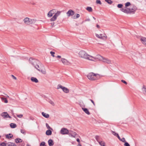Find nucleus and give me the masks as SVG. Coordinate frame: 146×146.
<instances>
[{
    "label": "nucleus",
    "instance_id": "1",
    "mask_svg": "<svg viewBox=\"0 0 146 146\" xmlns=\"http://www.w3.org/2000/svg\"><path fill=\"white\" fill-rule=\"evenodd\" d=\"M86 76H87L88 79L91 80H97L104 76L99 74H87Z\"/></svg>",
    "mask_w": 146,
    "mask_h": 146
},
{
    "label": "nucleus",
    "instance_id": "2",
    "mask_svg": "<svg viewBox=\"0 0 146 146\" xmlns=\"http://www.w3.org/2000/svg\"><path fill=\"white\" fill-rule=\"evenodd\" d=\"M78 54L79 56L82 58L94 61L92 58H93V57L88 54L84 50H81L79 52Z\"/></svg>",
    "mask_w": 146,
    "mask_h": 146
},
{
    "label": "nucleus",
    "instance_id": "3",
    "mask_svg": "<svg viewBox=\"0 0 146 146\" xmlns=\"http://www.w3.org/2000/svg\"><path fill=\"white\" fill-rule=\"evenodd\" d=\"M35 68L38 71L40 72H41L42 73H44L45 72V70L43 65L39 63L37 64L35 66Z\"/></svg>",
    "mask_w": 146,
    "mask_h": 146
},
{
    "label": "nucleus",
    "instance_id": "4",
    "mask_svg": "<svg viewBox=\"0 0 146 146\" xmlns=\"http://www.w3.org/2000/svg\"><path fill=\"white\" fill-rule=\"evenodd\" d=\"M30 63L32 64L34 67L37 64L39 63L40 62L37 60L33 58H30L29 60Z\"/></svg>",
    "mask_w": 146,
    "mask_h": 146
},
{
    "label": "nucleus",
    "instance_id": "5",
    "mask_svg": "<svg viewBox=\"0 0 146 146\" xmlns=\"http://www.w3.org/2000/svg\"><path fill=\"white\" fill-rule=\"evenodd\" d=\"M97 56L100 59V60H102V61L104 62H106L108 64L111 63V60L108 58H105L99 55H98Z\"/></svg>",
    "mask_w": 146,
    "mask_h": 146
},
{
    "label": "nucleus",
    "instance_id": "6",
    "mask_svg": "<svg viewBox=\"0 0 146 146\" xmlns=\"http://www.w3.org/2000/svg\"><path fill=\"white\" fill-rule=\"evenodd\" d=\"M60 88L62 89L63 91L65 93H69V90L67 88L62 86L60 84H58L57 86V89H58Z\"/></svg>",
    "mask_w": 146,
    "mask_h": 146
},
{
    "label": "nucleus",
    "instance_id": "7",
    "mask_svg": "<svg viewBox=\"0 0 146 146\" xmlns=\"http://www.w3.org/2000/svg\"><path fill=\"white\" fill-rule=\"evenodd\" d=\"M1 115L4 119L7 118H11V117L9 115L7 112H3L1 114Z\"/></svg>",
    "mask_w": 146,
    "mask_h": 146
},
{
    "label": "nucleus",
    "instance_id": "8",
    "mask_svg": "<svg viewBox=\"0 0 146 146\" xmlns=\"http://www.w3.org/2000/svg\"><path fill=\"white\" fill-rule=\"evenodd\" d=\"M69 132L68 130L65 128H62L60 131L61 133L63 135L68 134Z\"/></svg>",
    "mask_w": 146,
    "mask_h": 146
},
{
    "label": "nucleus",
    "instance_id": "9",
    "mask_svg": "<svg viewBox=\"0 0 146 146\" xmlns=\"http://www.w3.org/2000/svg\"><path fill=\"white\" fill-rule=\"evenodd\" d=\"M68 135H69L71 137H75V136L77 135V133L76 132L72 131H70L69 132Z\"/></svg>",
    "mask_w": 146,
    "mask_h": 146
},
{
    "label": "nucleus",
    "instance_id": "10",
    "mask_svg": "<svg viewBox=\"0 0 146 146\" xmlns=\"http://www.w3.org/2000/svg\"><path fill=\"white\" fill-rule=\"evenodd\" d=\"M74 12L72 10H69L67 12L66 14L68 16L70 17L73 15L74 14Z\"/></svg>",
    "mask_w": 146,
    "mask_h": 146
},
{
    "label": "nucleus",
    "instance_id": "11",
    "mask_svg": "<svg viewBox=\"0 0 146 146\" xmlns=\"http://www.w3.org/2000/svg\"><path fill=\"white\" fill-rule=\"evenodd\" d=\"M137 8L136 7H135L134 8L130 9V10L128 11L129 13L130 14H134L135 13L136 10Z\"/></svg>",
    "mask_w": 146,
    "mask_h": 146
},
{
    "label": "nucleus",
    "instance_id": "12",
    "mask_svg": "<svg viewBox=\"0 0 146 146\" xmlns=\"http://www.w3.org/2000/svg\"><path fill=\"white\" fill-rule=\"evenodd\" d=\"M23 21L25 24L27 25H30V19L29 18L26 17L24 19Z\"/></svg>",
    "mask_w": 146,
    "mask_h": 146
},
{
    "label": "nucleus",
    "instance_id": "13",
    "mask_svg": "<svg viewBox=\"0 0 146 146\" xmlns=\"http://www.w3.org/2000/svg\"><path fill=\"white\" fill-rule=\"evenodd\" d=\"M129 10H130L129 8H127L126 9H124L123 8H122L121 9H120V10L121 11L127 14L129 13V12L128 11H129Z\"/></svg>",
    "mask_w": 146,
    "mask_h": 146
},
{
    "label": "nucleus",
    "instance_id": "14",
    "mask_svg": "<svg viewBox=\"0 0 146 146\" xmlns=\"http://www.w3.org/2000/svg\"><path fill=\"white\" fill-rule=\"evenodd\" d=\"M31 80L32 82L36 83H38V82L37 79L36 78H34V77H31Z\"/></svg>",
    "mask_w": 146,
    "mask_h": 146
},
{
    "label": "nucleus",
    "instance_id": "15",
    "mask_svg": "<svg viewBox=\"0 0 146 146\" xmlns=\"http://www.w3.org/2000/svg\"><path fill=\"white\" fill-rule=\"evenodd\" d=\"M142 90L143 94L146 95V86L143 85L142 88Z\"/></svg>",
    "mask_w": 146,
    "mask_h": 146
},
{
    "label": "nucleus",
    "instance_id": "16",
    "mask_svg": "<svg viewBox=\"0 0 146 146\" xmlns=\"http://www.w3.org/2000/svg\"><path fill=\"white\" fill-rule=\"evenodd\" d=\"M140 39L142 43L146 45V38L142 37Z\"/></svg>",
    "mask_w": 146,
    "mask_h": 146
},
{
    "label": "nucleus",
    "instance_id": "17",
    "mask_svg": "<svg viewBox=\"0 0 146 146\" xmlns=\"http://www.w3.org/2000/svg\"><path fill=\"white\" fill-rule=\"evenodd\" d=\"M82 110L84 111L88 115H89L90 114V113L89 112L88 109L86 108H82Z\"/></svg>",
    "mask_w": 146,
    "mask_h": 146
},
{
    "label": "nucleus",
    "instance_id": "18",
    "mask_svg": "<svg viewBox=\"0 0 146 146\" xmlns=\"http://www.w3.org/2000/svg\"><path fill=\"white\" fill-rule=\"evenodd\" d=\"M48 143L49 146H52L54 144L53 140L51 139L48 140Z\"/></svg>",
    "mask_w": 146,
    "mask_h": 146
},
{
    "label": "nucleus",
    "instance_id": "19",
    "mask_svg": "<svg viewBox=\"0 0 146 146\" xmlns=\"http://www.w3.org/2000/svg\"><path fill=\"white\" fill-rule=\"evenodd\" d=\"M42 114L45 118H48L49 117V115L48 114L44 112H42Z\"/></svg>",
    "mask_w": 146,
    "mask_h": 146
},
{
    "label": "nucleus",
    "instance_id": "20",
    "mask_svg": "<svg viewBox=\"0 0 146 146\" xmlns=\"http://www.w3.org/2000/svg\"><path fill=\"white\" fill-rule=\"evenodd\" d=\"M50 130V129H48L46 131V135H50L52 134V132Z\"/></svg>",
    "mask_w": 146,
    "mask_h": 146
},
{
    "label": "nucleus",
    "instance_id": "21",
    "mask_svg": "<svg viewBox=\"0 0 146 146\" xmlns=\"http://www.w3.org/2000/svg\"><path fill=\"white\" fill-rule=\"evenodd\" d=\"M15 141L16 143H18L22 142V140L20 138H18L15 139Z\"/></svg>",
    "mask_w": 146,
    "mask_h": 146
},
{
    "label": "nucleus",
    "instance_id": "22",
    "mask_svg": "<svg viewBox=\"0 0 146 146\" xmlns=\"http://www.w3.org/2000/svg\"><path fill=\"white\" fill-rule=\"evenodd\" d=\"M61 61L64 64H66L68 62L67 60L64 58H62Z\"/></svg>",
    "mask_w": 146,
    "mask_h": 146
},
{
    "label": "nucleus",
    "instance_id": "23",
    "mask_svg": "<svg viewBox=\"0 0 146 146\" xmlns=\"http://www.w3.org/2000/svg\"><path fill=\"white\" fill-rule=\"evenodd\" d=\"M5 136L6 138L7 139H9L10 138H11L13 136V135L11 133H9L8 134H6V135Z\"/></svg>",
    "mask_w": 146,
    "mask_h": 146
},
{
    "label": "nucleus",
    "instance_id": "24",
    "mask_svg": "<svg viewBox=\"0 0 146 146\" xmlns=\"http://www.w3.org/2000/svg\"><path fill=\"white\" fill-rule=\"evenodd\" d=\"M7 146H16V144L13 143L9 142L7 144Z\"/></svg>",
    "mask_w": 146,
    "mask_h": 146
},
{
    "label": "nucleus",
    "instance_id": "25",
    "mask_svg": "<svg viewBox=\"0 0 146 146\" xmlns=\"http://www.w3.org/2000/svg\"><path fill=\"white\" fill-rule=\"evenodd\" d=\"M10 126L11 128H14L17 127V125L15 123H11L10 124Z\"/></svg>",
    "mask_w": 146,
    "mask_h": 146
},
{
    "label": "nucleus",
    "instance_id": "26",
    "mask_svg": "<svg viewBox=\"0 0 146 146\" xmlns=\"http://www.w3.org/2000/svg\"><path fill=\"white\" fill-rule=\"evenodd\" d=\"M36 20L35 19H30V24L35 23Z\"/></svg>",
    "mask_w": 146,
    "mask_h": 146
},
{
    "label": "nucleus",
    "instance_id": "27",
    "mask_svg": "<svg viewBox=\"0 0 146 146\" xmlns=\"http://www.w3.org/2000/svg\"><path fill=\"white\" fill-rule=\"evenodd\" d=\"M86 9L89 12H91L92 11V9L91 7H88L86 8Z\"/></svg>",
    "mask_w": 146,
    "mask_h": 146
},
{
    "label": "nucleus",
    "instance_id": "28",
    "mask_svg": "<svg viewBox=\"0 0 146 146\" xmlns=\"http://www.w3.org/2000/svg\"><path fill=\"white\" fill-rule=\"evenodd\" d=\"M61 12L60 11H58L54 15V16H55L56 17H57L60 15V14Z\"/></svg>",
    "mask_w": 146,
    "mask_h": 146
},
{
    "label": "nucleus",
    "instance_id": "29",
    "mask_svg": "<svg viewBox=\"0 0 146 146\" xmlns=\"http://www.w3.org/2000/svg\"><path fill=\"white\" fill-rule=\"evenodd\" d=\"M57 18L54 15L50 19V21H55L56 19Z\"/></svg>",
    "mask_w": 146,
    "mask_h": 146
},
{
    "label": "nucleus",
    "instance_id": "30",
    "mask_svg": "<svg viewBox=\"0 0 146 146\" xmlns=\"http://www.w3.org/2000/svg\"><path fill=\"white\" fill-rule=\"evenodd\" d=\"M102 36V34H100V35H98V34H96V36L100 38V39H102L103 38V37Z\"/></svg>",
    "mask_w": 146,
    "mask_h": 146
},
{
    "label": "nucleus",
    "instance_id": "31",
    "mask_svg": "<svg viewBox=\"0 0 146 146\" xmlns=\"http://www.w3.org/2000/svg\"><path fill=\"white\" fill-rule=\"evenodd\" d=\"M53 15V13L50 11L47 14V16L49 17H51Z\"/></svg>",
    "mask_w": 146,
    "mask_h": 146
},
{
    "label": "nucleus",
    "instance_id": "32",
    "mask_svg": "<svg viewBox=\"0 0 146 146\" xmlns=\"http://www.w3.org/2000/svg\"><path fill=\"white\" fill-rule=\"evenodd\" d=\"M105 1L109 4H112L113 2L111 0H105Z\"/></svg>",
    "mask_w": 146,
    "mask_h": 146
},
{
    "label": "nucleus",
    "instance_id": "33",
    "mask_svg": "<svg viewBox=\"0 0 146 146\" xmlns=\"http://www.w3.org/2000/svg\"><path fill=\"white\" fill-rule=\"evenodd\" d=\"M131 5V3L130 2H127L125 4V7H127L129 6L130 5Z\"/></svg>",
    "mask_w": 146,
    "mask_h": 146
},
{
    "label": "nucleus",
    "instance_id": "34",
    "mask_svg": "<svg viewBox=\"0 0 146 146\" xmlns=\"http://www.w3.org/2000/svg\"><path fill=\"white\" fill-rule=\"evenodd\" d=\"M46 127L48 129H51V130H52V128L51 127H50V126H49V125H48V124L47 123H46Z\"/></svg>",
    "mask_w": 146,
    "mask_h": 146
},
{
    "label": "nucleus",
    "instance_id": "35",
    "mask_svg": "<svg viewBox=\"0 0 146 146\" xmlns=\"http://www.w3.org/2000/svg\"><path fill=\"white\" fill-rule=\"evenodd\" d=\"M98 142L100 144L101 146H105V143L104 142H103L102 141H98Z\"/></svg>",
    "mask_w": 146,
    "mask_h": 146
},
{
    "label": "nucleus",
    "instance_id": "36",
    "mask_svg": "<svg viewBox=\"0 0 146 146\" xmlns=\"http://www.w3.org/2000/svg\"><path fill=\"white\" fill-rule=\"evenodd\" d=\"M123 6V5L121 4H118L117 5V7L119 8H122Z\"/></svg>",
    "mask_w": 146,
    "mask_h": 146
},
{
    "label": "nucleus",
    "instance_id": "37",
    "mask_svg": "<svg viewBox=\"0 0 146 146\" xmlns=\"http://www.w3.org/2000/svg\"><path fill=\"white\" fill-rule=\"evenodd\" d=\"M96 3L97 4H99L100 5H101L102 4V3L100 0H96Z\"/></svg>",
    "mask_w": 146,
    "mask_h": 146
},
{
    "label": "nucleus",
    "instance_id": "38",
    "mask_svg": "<svg viewBox=\"0 0 146 146\" xmlns=\"http://www.w3.org/2000/svg\"><path fill=\"white\" fill-rule=\"evenodd\" d=\"M40 146H46L45 142L44 141L42 142L40 144Z\"/></svg>",
    "mask_w": 146,
    "mask_h": 146
},
{
    "label": "nucleus",
    "instance_id": "39",
    "mask_svg": "<svg viewBox=\"0 0 146 146\" xmlns=\"http://www.w3.org/2000/svg\"><path fill=\"white\" fill-rule=\"evenodd\" d=\"M2 99L4 101V102L5 103H7L8 102V101L6 98H3Z\"/></svg>",
    "mask_w": 146,
    "mask_h": 146
},
{
    "label": "nucleus",
    "instance_id": "40",
    "mask_svg": "<svg viewBox=\"0 0 146 146\" xmlns=\"http://www.w3.org/2000/svg\"><path fill=\"white\" fill-rule=\"evenodd\" d=\"M7 144H6L4 142L0 144V145L1 146H7Z\"/></svg>",
    "mask_w": 146,
    "mask_h": 146
},
{
    "label": "nucleus",
    "instance_id": "41",
    "mask_svg": "<svg viewBox=\"0 0 146 146\" xmlns=\"http://www.w3.org/2000/svg\"><path fill=\"white\" fill-rule=\"evenodd\" d=\"M50 53L51 56L53 57H54V54H55V52H54L51 51L50 52Z\"/></svg>",
    "mask_w": 146,
    "mask_h": 146
},
{
    "label": "nucleus",
    "instance_id": "42",
    "mask_svg": "<svg viewBox=\"0 0 146 146\" xmlns=\"http://www.w3.org/2000/svg\"><path fill=\"white\" fill-rule=\"evenodd\" d=\"M21 132L23 134H26L25 131L24 130L21 129Z\"/></svg>",
    "mask_w": 146,
    "mask_h": 146
},
{
    "label": "nucleus",
    "instance_id": "43",
    "mask_svg": "<svg viewBox=\"0 0 146 146\" xmlns=\"http://www.w3.org/2000/svg\"><path fill=\"white\" fill-rule=\"evenodd\" d=\"M50 11L51 12L53 13V14L55 13V12L56 11L55 9H53Z\"/></svg>",
    "mask_w": 146,
    "mask_h": 146
},
{
    "label": "nucleus",
    "instance_id": "44",
    "mask_svg": "<svg viewBox=\"0 0 146 146\" xmlns=\"http://www.w3.org/2000/svg\"><path fill=\"white\" fill-rule=\"evenodd\" d=\"M120 141H121L125 143L126 141L125 140V139L123 137L122 139H121V140H120Z\"/></svg>",
    "mask_w": 146,
    "mask_h": 146
},
{
    "label": "nucleus",
    "instance_id": "45",
    "mask_svg": "<svg viewBox=\"0 0 146 146\" xmlns=\"http://www.w3.org/2000/svg\"><path fill=\"white\" fill-rule=\"evenodd\" d=\"M49 102L50 104H52V105L54 106V102L51 100H50L49 101Z\"/></svg>",
    "mask_w": 146,
    "mask_h": 146
},
{
    "label": "nucleus",
    "instance_id": "46",
    "mask_svg": "<svg viewBox=\"0 0 146 146\" xmlns=\"http://www.w3.org/2000/svg\"><path fill=\"white\" fill-rule=\"evenodd\" d=\"M125 146H130L129 144L127 142H125L124 144Z\"/></svg>",
    "mask_w": 146,
    "mask_h": 146
},
{
    "label": "nucleus",
    "instance_id": "47",
    "mask_svg": "<svg viewBox=\"0 0 146 146\" xmlns=\"http://www.w3.org/2000/svg\"><path fill=\"white\" fill-rule=\"evenodd\" d=\"M17 116L19 118H21L23 117V115L22 114L17 115Z\"/></svg>",
    "mask_w": 146,
    "mask_h": 146
},
{
    "label": "nucleus",
    "instance_id": "48",
    "mask_svg": "<svg viewBox=\"0 0 146 146\" xmlns=\"http://www.w3.org/2000/svg\"><path fill=\"white\" fill-rule=\"evenodd\" d=\"M112 133L115 136H116L117 135V134H118V133H116L115 131H111Z\"/></svg>",
    "mask_w": 146,
    "mask_h": 146
},
{
    "label": "nucleus",
    "instance_id": "49",
    "mask_svg": "<svg viewBox=\"0 0 146 146\" xmlns=\"http://www.w3.org/2000/svg\"><path fill=\"white\" fill-rule=\"evenodd\" d=\"M80 17V15L79 14H77L76 17L74 18V19H76L79 17Z\"/></svg>",
    "mask_w": 146,
    "mask_h": 146
},
{
    "label": "nucleus",
    "instance_id": "50",
    "mask_svg": "<svg viewBox=\"0 0 146 146\" xmlns=\"http://www.w3.org/2000/svg\"><path fill=\"white\" fill-rule=\"evenodd\" d=\"M11 76L12 77V78H13V79L15 80H17V78L14 75H11Z\"/></svg>",
    "mask_w": 146,
    "mask_h": 146
},
{
    "label": "nucleus",
    "instance_id": "51",
    "mask_svg": "<svg viewBox=\"0 0 146 146\" xmlns=\"http://www.w3.org/2000/svg\"><path fill=\"white\" fill-rule=\"evenodd\" d=\"M121 82H122L123 83L125 84H127V83L125 81V80H121Z\"/></svg>",
    "mask_w": 146,
    "mask_h": 146
},
{
    "label": "nucleus",
    "instance_id": "52",
    "mask_svg": "<svg viewBox=\"0 0 146 146\" xmlns=\"http://www.w3.org/2000/svg\"><path fill=\"white\" fill-rule=\"evenodd\" d=\"M96 139V140L98 142V139H99V136H96L95 137Z\"/></svg>",
    "mask_w": 146,
    "mask_h": 146
},
{
    "label": "nucleus",
    "instance_id": "53",
    "mask_svg": "<svg viewBox=\"0 0 146 146\" xmlns=\"http://www.w3.org/2000/svg\"><path fill=\"white\" fill-rule=\"evenodd\" d=\"M90 100L91 101V102L94 105V106H95V104L94 101L92 100L91 99H90Z\"/></svg>",
    "mask_w": 146,
    "mask_h": 146
},
{
    "label": "nucleus",
    "instance_id": "54",
    "mask_svg": "<svg viewBox=\"0 0 146 146\" xmlns=\"http://www.w3.org/2000/svg\"><path fill=\"white\" fill-rule=\"evenodd\" d=\"M116 136L117 137V138L119 140H121V139L120 137L119 136L118 134H117V135Z\"/></svg>",
    "mask_w": 146,
    "mask_h": 146
},
{
    "label": "nucleus",
    "instance_id": "55",
    "mask_svg": "<svg viewBox=\"0 0 146 146\" xmlns=\"http://www.w3.org/2000/svg\"><path fill=\"white\" fill-rule=\"evenodd\" d=\"M51 25L52 27H53V26L54 24V22H52L51 23Z\"/></svg>",
    "mask_w": 146,
    "mask_h": 146
},
{
    "label": "nucleus",
    "instance_id": "56",
    "mask_svg": "<svg viewBox=\"0 0 146 146\" xmlns=\"http://www.w3.org/2000/svg\"><path fill=\"white\" fill-rule=\"evenodd\" d=\"M30 119L31 120H33L34 119V118L33 117H30Z\"/></svg>",
    "mask_w": 146,
    "mask_h": 146
},
{
    "label": "nucleus",
    "instance_id": "57",
    "mask_svg": "<svg viewBox=\"0 0 146 146\" xmlns=\"http://www.w3.org/2000/svg\"><path fill=\"white\" fill-rule=\"evenodd\" d=\"M76 141L78 142L79 143H80V140L79 139H77Z\"/></svg>",
    "mask_w": 146,
    "mask_h": 146
},
{
    "label": "nucleus",
    "instance_id": "58",
    "mask_svg": "<svg viewBox=\"0 0 146 146\" xmlns=\"http://www.w3.org/2000/svg\"><path fill=\"white\" fill-rule=\"evenodd\" d=\"M96 27L97 28H98V29H99L100 28V26L98 24L96 25Z\"/></svg>",
    "mask_w": 146,
    "mask_h": 146
},
{
    "label": "nucleus",
    "instance_id": "59",
    "mask_svg": "<svg viewBox=\"0 0 146 146\" xmlns=\"http://www.w3.org/2000/svg\"><path fill=\"white\" fill-rule=\"evenodd\" d=\"M90 21V19H86L85 21Z\"/></svg>",
    "mask_w": 146,
    "mask_h": 146
},
{
    "label": "nucleus",
    "instance_id": "60",
    "mask_svg": "<svg viewBox=\"0 0 146 146\" xmlns=\"http://www.w3.org/2000/svg\"><path fill=\"white\" fill-rule=\"evenodd\" d=\"M57 58H61V56H60L58 55L57 56Z\"/></svg>",
    "mask_w": 146,
    "mask_h": 146
},
{
    "label": "nucleus",
    "instance_id": "61",
    "mask_svg": "<svg viewBox=\"0 0 146 146\" xmlns=\"http://www.w3.org/2000/svg\"><path fill=\"white\" fill-rule=\"evenodd\" d=\"M78 146H82V145L80 143H78Z\"/></svg>",
    "mask_w": 146,
    "mask_h": 146
},
{
    "label": "nucleus",
    "instance_id": "62",
    "mask_svg": "<svg viewBox=\"0 0 146 146\" xmlns=\"http://www.w3.org/2000/svg\"><path fill=\"white\" fill-rule=\"evenodd\" d=\"M27 146H31V145H30L29 144H27Z\"/></svg>",
    "mask_w": 146,
    "mask_h": 146
},
{
    "label": "nucleus",
    "instance_id": "63",
    "mask_svg": "<svg viewBox=\"0 0 146 146\" xmlns=\"http://www.w3.org/2000/svg\"><path fill=\"white\" fill-rule=\"evenodd\" d=\"M93 18L94 20L96 19V18L94 17H93Z\"/></svg>",
    "mask_w": 146,
    "mask_h": 146
},
{
    "label": "nucleus",
    "instance_id": "64",
    "mask_svg": "<svg viewBox=\"0 0 146 146\" xmlns=\"http://www.w3.org/2000/svg\"><path fill=\"white\" fill-rule=\"evenodd\" d=\"M90 73H94V72H90Z\"/></svg>",
    "mask_w": 146,
    "mask_h": 146
}]
</instances>
